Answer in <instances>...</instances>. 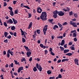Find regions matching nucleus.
Returning <instances> with one entry per match:
<instances>
[{
  "instance_id": "obj_1",
  "label": "nucleus",
  "mask_w": 79,
  "mask_h": 79,
  "mask_svg": "<svg viewBox=\"0 0 79 79\" xmlns=\"http://www.w3.org/2000/svg\"><path fill=\"white\" fill-rule=\"evenodd\" d=\"M40 18L44 21L45 20H47V13L45 12H42L40 16Z\"/></svg>"
},
{
  "instance_id": "obj_2",
  "label": "nucleus",
  "mask_w": 79,
  "mask_h": 79,
  "mask_svg": "<svg viewBox=\"0 0 79 79\" xmlns=\"http://www.w3.org/2000/svg\"><path fill=\"white\" fill-rule=\"evenodd\" d=\"M36 66L38 70H39L40 72H41L42 70V68L41 67V65L40 64L39 65L38 63H36Z\"/></svg>"
},
{
  "instance_id": "obj_3",
  "label": "nucleus",
  "mask_w": 79,
  "mask_h": 79,
  "mask_svg": "<svg viewBox=\"0 0 79 79\" xmlns=\"http://www.w3.org/2000/svg\"><path fill=\"white\" fill-rule=\"evenodd\" d=\"M56 10V13H57V15L59 16H62L64 15V13L62 11H58L57 10Z\"/></svg>"
},
{
  "instance_id": "obj_4",
  "label": "nucleus",
  "mask_w": 79,
  "mask_h": 79,
  "mask_svg": "<svg viewBox=\"0 0 79 79\" xmlns=\"http://www.w3.org/2000/svg\"><path fill=\"white\" fill-rule=\"evenodd\" d=\"M70 25H72V26H73L74 27H77V24L76 25V23L73 22L72 21H70Z\"/></svg>"
},
{
  "instance_id": "obj_5",
  "label": "nucleus",
  "mask_w": 79,
  "mask_h": 79,
  "mask_svg": "<svg viewBox=\"0 0 79 79\" xmlns=\"http://www.w3.org/2000/svg\"><path fill=\"white\" fill-rule=\"evenodd\" d=\"M7 57L8 58H10V54L11 55V56H13V53H11V51H10V49H9L8 50L7 52Z\"/></svg>"
},
{
  "instance_id": "obj_6",
  "label": "nucleus",
  "mask_w": 79,
  "mask_h": 79,
  "mask_svg": "<svg viewBox=\"0 0 79 79\" xmlns=\"http://www.w3.org/2000/svg\"><path fill=\"white\" fill-rule=\"evenodd\" d=\"M48 27V25H46L44 26L43 29V32L44 33V35H46V31H47V27Z\"/></svg>"
},
{
  "instance_id": "obj_7",
  "label": "nucleus",
  "mask_w": 79,
  "mask_h": 79,
  "mask_svg": "<svg viewBox=\"0 0 79 79\" xmlns=\"http://www.w3.org/2000/svg\"><path fill=\"white\" fill-rule=\"evenodd\" d=\"M56 10L55 11H54L53 12V17L54 18H57V13H56Z\"/></svg>"
},
{
  "instance_id": "obj_8",
  "label": "nucleus",
  "mask_w": 79,
  "mask_h": 79,
  "mask_svg": "<svg viewBox=\"0 0 79 79\" xmlns=\"http://www.w3.org/2000/svg\"><path fill=\"white\" fill-rule=\"evenodd\" d=\"M6 23L7 24H12L13 23V22L11 19H10L7 21Z\"/></svg>"
},
{
  "instance_id": "obj_9",
  "label": "nucleus",
  "mask_w": 79,
  "mask_h": 79,
  "mask_svg": "<svg viewBox=\"0 0 79 79\" xmlns=\"http://www.w3.org/2000/svg\"><path fill=\"white\" fill-rule=\"evenodd\" d=\"M23 5H24L23 3H21V4L20 7H23H23H24V8H27L28 10H30V8H29V7L28 6H23Z\"/></svg>"
},
{
  "instance_id": "obj_10",
  "label": "nucleus",
  "mask_w": 79,
  "mask_h": 79,
  "mask_svg": "<svg viewBox=\"0 0 79 79\" xmlns=\"http://www.w3.org/2000/svg\"><path fill=\"white\" fill-rule=\"evenodd\" d=\"M42 11V10L41 9V8L40 7H38L37 8V12L39 13H41Z\"/></svg>"
},
{
  "instance_id": "obj_11",
  "label": "nucleus",
  "mask_w": 79,
  "mask_h": 79,
  "mask_svg": "<svg viewBox=\"0 0 79 79\" xmlns=\"http://www.w3.org/2000/svg\"><path fill=\"white\" fill-rule=\"evenodd\" d=\"M74 61L75 64H77V65H79V60L78 59H75L74 60Z\"/></svg>"
},
{
  "instance_id": "obj_12",
  "label": "nucleus",
  "mask_w": 79,
  "mask_h": 79,
  "mask_svg": "<svg viewBox=\"0 0 79 79\" xmlns=\"http://www.w3.org/2000/svg\"><path fill=\"white\" fill-rule=\"evenodd\" d=\"M27 52V57H29L30 56V55H31V52L29 51L28 52Z\"/></svg>"
},
{
  "instance_id": "obj_13",
  "label": "nucleus",
  "mask_w": 79,
  "mask_h": 79,
  "mask_svg": "<svg viewBox=\"0 0 79 79\" xmlns=\"http://www.w3.org/2000/svg\"><path fill=\"white\" fill-rule=\"evenodd\" d=\"M12 20L14 22V24H16L18 23V21L16 20H15L14 18H12Z\"/></svg>"
},
{
  "instance_id": "obj_14",
  "label": "nucleus",
  "mask_w": 79,
  "mask_h": 79,
  "mask_svg": "<svg viewBox=\"0 0 79 79\" xmlns=\"http://www.w3.org/2000/svg\"><path fill=\"white\" fill-rule=\"evenodd\" d=\"M24 47L26 49V50L27 51V52H29V51L30 50V49H29V48L27 47L26 46H24Z\"/></svg>"
},
{
  "instance_id": "obj_15",
  "label": "nucleus",
  "mask_w": 79,
  "mask_h": 79,
  "mask_svg": "<svg viewBox=\"0 0 79 79\" xmlns=\"http://www.w3.org/2000/svg\"><path fill=\"white\" fill-rule=\"evenodd\" d=\"M64 40H62L60 45L61 46H63L64 45Z\"/></svg>"
},
{
  "instance_id": "obj_16",
  "label": "nucleus",
  "mask_w": 79,
  "mask_h": 79,
  "mask_svg": "<svg viewBox=\"0 0 79 79\" xmlns=\"http://www.w3.org/2000/svg\"><path fill=\"white\" fill-rule=\"evenodd\" d=\"M69 52V49H65L64 51V53H68Z\"/></svg>"
},
{
  "instance_id": "obj_17",
  "label": "nucleus",
  "mask_w": 79,
  "mask_h": 79,
  "mask_svg": "<svg viewBox=\"0 0 79 79\" xmlns=\"http://www.w3.org/2000/svg\"><path fill=\"white\" fill-rule=\"evenodd\" d=\"M69 60L68 59H62V62H64L65 61H68Z\"/></svg>"
},
{
  "instance_id": "obj_18",
  "label": "nucleus",
  "mask_w": 79,
  "mask_h": 79,
  "mask_svg": "<svg viewBox=\"0 0 79 79\" xmlns=\"http://www.w3.org/2000/svg\"><path fill=\"white\" fill-rule=\"evenodd\" d=\"M33 70L34 72H36V71H37V69L36 67H34L33 68Z\"/></svg>"
},
{
  "instance_id": "obj_19",
  "label": "nucleus",
  "mask_w": 79,
  "mask_h": 79,
  "mask_svg": "<svg viewBox=\"0 0 79 79\" xmlns=\"http://www.w3.org/2000/svg\"><path fill=\"white\" fill-rule=\"evenodd\" d=\"M65 55H67V56H71V55H73V54L71 53H68L67 54H65Z\"/></svg>"
},
{
  "instance_id": "obj_20",
  "label": "nucleus",
  "mask_w": 79,
  "mask_h": 79,
  "mask_svg": "<svg viewBox=\"0 0 79 79\" xmlns=\"http://www.w3.org/2000/svg\"><path fill=\"white\" fill-rule=\"evenodd\" d=\"M53 19H48V21H49L50 23H52L53 22Z\"/></svg>"
},
{
  "instance_id": "obj_21",
  "label": "nucleus",
  "mask_w": 79,
  "mask_h": 79,
  "mask_svg": "<svg viewBox=\"0 0 79 79\" xmlns=\"http://www.w3.org/2000/svg\"><path fill=\"white\" fill-rule=\"evenodd\" d=\"M8 33L6 32H5L4 33V35L5 37H7V35H8Z\"/></svg>"
},
{
  "instance_id": "obj_22",
  "label": "nucleus",
  "mask_w": 79,
  "mask_h": 79,
  "mask_svg": "<svg viewBox=\"0 0 79 79\" xmlns=\"http://www.w3.org/2000/svg\"><path fill=\"white\" fill-rule=\"evenodd\" d=\"M20 31H21L22 35H24V32L22 30V29H20Z\"/></svg>"
},
{
  "instance_id": "obj_23",
  "label": "nucleus",
  "mask_w": 79,
  "mask_h": 79,
  "mask_svg": "<svg viewBox=\"0 0 79 79\" xmlns=\"http://www.w3.org/2000/svg\"><path fill=\"white\" fill-rule=\"evenodd\" d=\"M36 31L38 34H40V30L38 29L36 30Z\"/></svg>"
},
{
  "instance_id": "obj_24",
  "label": "nucleus",
  "mask_w": 79,
  "mask_h": 79,
  "mask_svg": "<svg viewBox=\"0 0 79 79\" xmlns=\"http://www.w3.org/2000/svg\"><path fill=\"white\" fill-rule=\"evenodd\" d=\"M56 28H58V26L56 25L53 27V29H54V30H55L56 29Z\"/></svg>"
},
{
  "instance_id": "obj_25",
  "label": "nucleus",
  "mask_w": 79,
  "mask_h": 79,
  "mask_svg": "<svg viewBox=\"0 0 79 79\" xmlns=\"http://www.w3.org/2000/svg\"><path fill=\"white\" fill-rule=\"evenodd\" d=\"M26 61V59L25 58H23L21 60V62H23V61Z\"/></svg>"
},
{
  "instance_id": "obj_26",
  "label": "nucleus",
  "mask_w": 79,
  "mask_h": 79,
  "mask_svg": "<svg viewBox=\"0 0 79 79\" xmlns=\"http://www.w3.org/2000/svg\"><path fill=\"white\" fill-rule=\"evenodd\" d=\"M60 48L61 51H63V50H64V48L63 47H62V46H60Z\"/></svg>"
},
{
  "instance_id": "obj_27",
  "label": "nucleus",
  "mask_w": 79,
  "mask_h": 79,
  "mask_svg": "<svg viewBox=\"0 0 79 79\" xmlns=\"http://www.w3.org/2000/svg\"><path fill=\"white\" fill-rule=\"evenodd\" d=\"M10 15H11V16H13L14 15V12L13 11H10Z\"/></svg>"
},
{
  "instance_id": "obj_28",
  "label": "nucleus",
  "mask_w": 79,
  "mask_h": 79,
  "mask_svg": "<svg viewBox=\"0 0 79 79\" xmlns=\"http://www.w3.org/2000/svg\"><path fill=\"white\" fill-rule=\"evenodd\" d=\"M15 29H16V28H15V26H13V27H11V29L12 31H14L15 30Z\"/></svg>"
},
{
  "instance_id": "obj_29",
  "label": "nucleus",
  "mask_w": 79,
  "mask_h": 79,
  "mask_svg": "<svg viewBox=\"0 0 79 79\" xmlns=\"http://www.w3.org/2000/svg\"><path fill=\"white\" fill-rule=\"evenodd\" d=\"M47 73H48V74H50L51 73H52V71L51 70H48L47 71Z\"/></svg>"
},
{
  "instance_id": "obj_30",
  "label": "nucleus",
  "mask_w": 79,
  "mask_h": 79,
  "mask_svg": "<svg viewBox=\"0 0 79 79\" xmlns=\"http://www.w3.org/2000/svg\"><path fill=\"white\" fill-rule=\"evenodd\" d=\"M26 42V39H25L24 38H22V42L23 43H24Z\"/></svg>"
},
{
  "instance_id": "obj_31",
  "label": "nucleus",
  "mask_w": 79,
  "mask_h": 79,
  "mask_svg": "<svg viewBox=\"0 0 79 79\" xmlns=\"http://www.w3.org/2000/svg\"><path fill=\"white\" fill-rule=\"evenodd\" d=\"M70 48H71V49L72 50H74V49H75V48L74 47H72V46H71L70 47Z\"/></svg>"
},
{
  "instance_id": "obj_32",
  "label": "nucleus",
  "mask_w": 79,
  "mask_h": 79,
  "mask_svg": "<svg viewBox=\"0 0 79 79\" xmlns=\"http://www.w3.org/2000/svg\"><path fill=\"white\" fill-rule=\"evenodd\" d=\"M63 36H59L58 37H57V38L58 39H63Z\"/></svg>"
},
{
  "instance_id": "obj_33",
  "label": "nucleus",
  "mask_w": 79,
  "mask_h": 79,
  "mask_svg": "<svg viewBox=\"0 0 79 79\" xmlns=\"http://www.w3.org/2000/svg\"><path fill=\"white\" fill-rule=\"evenodd\" d=\"M8 9H9L10 10V11H12V10H13V9L12 8V7H11L9 6L8 7Z\"/></svg>"
},
{
  "instance_id": "obj_34",
  "label": "nucleus",
  "mask_w": 79,
  "mask_h": 79,
  "mask_svg": "<svg viewBox=\"0 0 79 79\" xmlns=\"http://www.w3.org/2000/svg\"><path fill=\"white\" fill-rule=\"evenodd\" d=\"M11 38V35H9L8 36H7V37L6 38L7 39H10Z\"/></svg>"
},
{
  "instance_id": "obj_35",
  "label": "nucleus",
  "mask_w": 79,
  "mask_h": 79,
  "mask_svg": "<svg viewBox=\"0 0 79 79\" xmlns=\"http://www.w3.org/2000/svg\"><path fill=\"white\" fill-rule=\"evenodd\" d=\"M73 32H75L76 33V30H74L73 31H71L70 33L71 34H72V33H73Z\"/></svg>"
},
{
  "instance_id": "obj_36",
  "label": "nucleus",
  "mask_w": 79,
  "mask_h": 79,
  "mask_svg": "<svg viewBox=\"0 0 79 79\" xmlns=\"http://www.w3.org/2000/svg\"><path fill=\"white\" fill-rule=\"evenodd\" d=\"M3 24H4V26H5V27H7V24L6 23V22H4Z\"/></svg>"
},
{
  "instance_id": "obj_37",
  "label": "nucleus",
  "mask_w": 79,
  "mask_h": 79,
  "mask_svg": "<svg viewBox=\"0 0 79 79\" xmlns=\"http://www.w3.org/2000/svg\"><path fill=\"white\" fill-rule=\"evenodd\" d=\"M48 53V51H47V50H46L44 51L45 55H47Z\"/></svg>"
},
{
  "instance_id": "obj_38",
  "label": "nucleus",
  "mask_w": 79,
  "mask_h": 79,
  "mask_svg": "<svg viewBox=\"0 0 79 79\" xmlns=\"http://www.w3.org/2000/svg\"><path fill=\"white\" fill-rule=\"evenodd\" d=\"M58 25L59 26V27L60 28V27H62V25H61V24L58 23Z\"/></svg>"
},
{
  "instance_id": "obj_39",
  "label": "nucleus",
  "mask_w": 79,
  "mask_h": 79,
  "mask_svg": "<svg viewBox=\"0 0 79 79\" xmlns=\"http://www.w3.org/2000/svg\"><path fill=\"white\" fill-rule=\"evenodd\" d=\"M17 2V1H13V3L14 5H15L16 4V2Z\"/></svg>"
},
{
  "instance_id": "obj_40",
  "label": "nucleus",
  "mask_w": 79,
  "mask_h": 79,
  "mask_svg": "<svg viewBox=\"0 0 79 79\" xmlns=\"http://www.w3.org/2000/svg\"><path fill=\"white\" fill-rule=\"evenodd\" d=\"M36 2H38L39 3H40V2H41V1L40 0H35Z\"/></svg>"
},
{
  "instance_id": "obj_41",
  "label": "nucleus",
  "mask_w": 79,
  "mask_h": 79,
  "mask_svg": "<svg viewBox=\"0 0 79 79\" xmlns=\"http://www.w3.org/2000/svg\"><path fill=\"white\" fill-rule=\"evenodd\" d=\"M3 3H4V5H3L4 7L6 6L7 5V4H6V2H4Z\"/></svg>"
},
{
  "instance_id": "obj_42",
  "label": "nucleus",
  "mask_w": 79,
  "mask_h": 79,
  "mask_svg": "<svg viewBox=\"0 0 79 79\" xmlns=\"http://www.w3.org/2000/svg\"><path fill=\"white\" fill-rule=\"evenodd\" d=\"M50 53H51V55H52V56H55V53H54L53 52V51L51 52H50Z\"/></svg>"
},
{
  "instance_id": "obj_43",
  "label": "nucleus",
  "mask_w": 79,
  "mask_h": 79,
  "mask_svg": "<svg viewBox=\"0 0 79 79\" xmlns=\"http://www.w3.org/2000/svg\"><path fill=\"white\" fill-rule=\"evenodd\" d=\"M69 16H71V15H73V11H71L69 13Z\"/></svg>"
},
{
  "instance_id": "obj_44",
  "label": "nucleus",
  "mask_w": 79,
  "mask_h": 79,
  "mask_svg": "<svg viewBox=\"0 0 79 79\" xmlns=\"http://www.w3.org/2000/svg\"><path fill=\"white\" fill-rule=\"evenodd\" d=\"M49 79H55V77H50Z\"/></svg>"
},
{
  "instance_id": "obj_45",
  "label": "nucleus",
  "mask_w": 79,
  "mask_h": 79,
  "mask_svg": "<svg viewBox=\"0 0 79 79\" xmlns=\"http://www.w3.org/2000/svg\"><path fill=\"white\" fill-rule=\"evenodd\" d=\"M6 54V51H4L3 52V55H5Z\"/></svg>"
},
{
  "instance_id": "obj_46",
  "label": "nucleus",
  "mask_w": 79,
  "mask_h": 79,
  "mask_svg": "<svg viewBox=\"0 0 79 79\" xmlns=\"http://www.w3.org/2000/svg\"><path fill=\"white\" fill-rule=\"evenodd\" d=\"M73 40L74 41V42H77V38H76V37H75L73 39Z\"/></svg>"
},
{
  "instance_id": "obj_47",
  "label": "nucleus",
  "mask_w": 79,
  "mask_h": 79,
  "mask_svg": "<svg viewBox=\"0 0 79 79\" xmlns=\"http://www.w3.org/2000/svg\"><path fill=\"white\" fill-rule=\"evenodd\" d=\"M74 16H75V17L76 18L77 17V13H75L74 14Z\"/></svg>"
},
{
  "instance_id": "obj_48",
  "label": "nucleus",
  "mask_w": 79,
  "mask_h": 79,
  "mask_svg": "<svg viewBox=\"0 0 79 79\" xmlns=\"http://www.w3.org/2000/svg\"><path fill=\"white\" fill-rule=\"evenodd\" d=\"M14 61L15 63V64H16V65H17V63H18V62H17V60H14Z\"/></svg>"
},
{
  "instance_id": "obj_49",
  "label": "nucleus",
  "mask_w": 79,
  "mask_h": 79,
  "mask_svg": "<svg viewBox=\"0 0 79 79\" xmlns=\"http://www.w3.org/2000/svg\"><path fill=\"white\" fill-rule=\"evenodd\" d=\"M15 14H18V10H16L15 11Z\"/></svg>"
},
{
  "instance_id": "obj_50",
  "label": "nucleus",
  "mask_w": 79,
  "mask_h": 79,
  "mask_svg": "<svg viewBox=\"0 0 79 79\" xmlns=\"http://www.w3.org/2000/svg\"><path fill=\"white\" fill-rule=\"evenodd\" d=\"M4 42H5V43H8V40L6 39L4 41Z\"/></svg>"
},
{
  "instance_id": "obj_51",
  "label": "nucleus",
  "mask_w": 79,
  "mask_h": 79,
  "mask_svg": "<svg viewBox=\"0 0 79 79\" xmlns=\"http://www.w3.org/2000/svg\"><path fill=\"white\" fill-rule=\"evenodd\" d=\"M28 16L29 17H28V18H31V16L32 15H31V14H30V13H28Z\"/></svg>"
},
{
  "instance_id": "obj_52",
  "label": "nucleus",
  "mask_w": 79,
  "mask_h": 79,
  "mask_svg": "<svg viewBox=\"0 0 79 79\" xmlns=\"http://www.w3.org/2000/svg\"><path fill=\"white\" fill-rule=\"evenodd\" d=\"M68 24V23H67V22H65L63 24V26H64V25H66Z\"/></svg>"
},
{
  "instance_id": "obj_53",
  "label": "nucleus",
  "mask_w": 79,
  "mask_h": 79,
  "mask_svg": "<svg viewBox=\"0 0 79 79\" xmlns=\"http://www.w3.org/2000/svg\"><path fill=\"white\" fill-rule=\"evenodd\" d=\"M32 22H31L29 25V26H30V27H32Z\"/></svg>"
},
{
  "instance_id": "obj_54",
  "label": "nucleus",
  "mask_w": 79,
  "mask_h": 79,
  "mask_svg": "<svg viewBox=\"0 0 79 79\" xmlns=\"http://www.w3.org/2000/svg\"><path fill=\"white\" fill-rule=\"evenodd\" d=\"M40 46L41 48H44V45L42 44H40Z\"/></svg>"
},
{
  "instance_id": "obj_55",
  "label": "nucleus",
  "mask_w": 79,
  "mask_h": 79,
  "mask_svg": "<svg viewBox=\"0 0 79 79\" xmlns=\"http://www.w3.org/2000/svg\"><path fill=\"white\" fill-rule=\"evenodd\" d=\"M66 9H67V10L68 12H69V8H68V7H66Z\"/></svg>"
},
{
  "instance_id": "obj_56",
  "label": "nucleus",
  "mask_w": 79,
  "mask_h": 79,
  "mask_svg": "<svg viewBox=\"0 0 79 79\" xmlns=\"http://www.w3.org/2000/svg\"><path fill=\"white\" fill-rule=\"evenodd\" d=\"M58 77L59 78H61V77H62V76H61V74H60L59 75Z\"/></svg>"
},
{
  "instance_id": "obj_57",
  "label": "nucleus",
  "mask_w": 79,
  "mask_h": 79,
  "mask_svg": "<svg viewBox=\"0 0 79 79\" xmlns=\"http://www.w3.org/2000/svg\"><path fill=\"white\" fill-rule=\"evenodd\" d=\"M14 36L15 37H16V32H15L14 34H13Z\"/></svg>"
},
{
  "instance_id": "obj_58",
  "label": "nucleus",
  "mask_w": 79,
  "mask_h": 79,
  "mask_svg": "<svg viewBox=\"0 0 79 79\" xmlns=\"http://www.w3.org/2000/svg\"><path fill=\"white\" fill-rule=\"evenodd\" d=\"M73 37H76V33H73Z\"/></svg>"
},
{
  "instance_id": "obj_59",
  "label": "nucleus",
  "mask_w": 79,
  "mask_h": 79,
  "mask_svg": "<svg viewBox=\"0 0 79 79\" xmlns=\"http://www.w3.org/2000/svg\"><path fill=\"white\" fill-rule=\"evenodd\" d=\"M64 47L65 48H67V44H66L65 45H64Z\"/></svg>"
},
{
  "instance_id": "obj_60",
  "label": "nucleus",
  "mask_w": 79,
  "mask_h": 79,
  "mask_svg": "<svg viewBox=\"0 0 79 79\" xmlns=\"http://www.w3.org/2000/svg\"><path fill=\"white\" fill-rule=\"evenodd\" d=\"M52 50H53L52 48H50L49 50V52H52Z\"/></svg>"
},
{
  "instance_id": "obj_61",
  "label": "nucleus",
  "mask_w": 79,
  "mask_h": 79,
  "mask_svg": "<svg viewBox=\"0 0 79 79\" xmlns=\"http://www.w3.org/2000/svg\"><path fill=\"white\" fill-rule=\"evenodd\" d=\"M54 37L55 36L53 35H52L51 36L52 40H53V39H54Z\"/></svg>"
},
{
  "instance_id": "obj_62",
  "label": "nucleus",
  "mask_w": 79,
  "mask_h": 79,
  "mask_svg": "<svg viewBox=\"0 0 79 79\" xmlns=\"http://www.w3.org/2000/svg\"><path fill=\"white\" fill-rule=\"evenodd\" d=\"M61 61V60H59L57 61V63H60Z\"/></svg>"
},
{
  "instance_id": "obj_63",
  "label": "nucleus",
  "mask_w": 79,
  "mask_h": 79,
  "mask_svg": "<svg viewBox=\"0 0 79 79\" xmlns=\"http://www.w3.org/2000/svg\"><path fill=\"white\" fill-rule=\"evenodd\" d=\"M32 57H31L29 59V61H30V62H31L32 61Z\"/></svg>"
},
{
  "instance_id": "obj_64",
  "label": "nucleus",
  "mask_w": 79,
  "mask_h": 79,
  "mask_svg": "<svg viewBox=\"0 0 79 79\" xmlns=\"http://www.w3.org/2000/svg\"><path fill=\"white\" fill-rule=\"evenodd\" d=\"M0 77H1V79H4L3 77V74H2L0 75Z\"/></svg>"
}]
</instances>
